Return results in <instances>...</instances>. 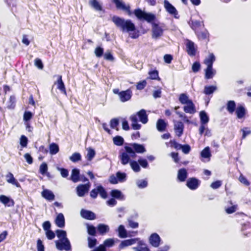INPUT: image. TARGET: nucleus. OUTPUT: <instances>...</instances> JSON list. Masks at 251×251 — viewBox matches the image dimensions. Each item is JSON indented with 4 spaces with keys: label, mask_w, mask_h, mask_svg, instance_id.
<instances>
[{
    "label": "nucleus",
    "mask_w": 251,
    "mask_h": 251,
    "mask_svg": "<svg viewBox=\"0 0 251 251\" xmlns=\"http://www.w3.org/2000/svg\"><path fill=\"white\" fill-rule=\"evenodd\" d=\"M215 61V57L213 53H210L208 57L205 59L204 63L207 67H212L214 62Z\"/></svg>",
    "instance_id": "obj_35"
},
{
    "label": "nucleus",
    "mask_w": 251,
    "mask_h": 251,
    "mask_svg": "<svg viewBox=\"0 0 251 251\" xmlns=\"http://www.w3.org/2000/svg\"><path fill=\"white\" fill-rule=\"evenodd\" d=\"M37 251H45V247L43 245L42 241L38 239L37 241Z\"/></svg>",
    "instance_id": "obj_59"
},
{
    "label": "nucleus",
    "mask_w": 251,
    "mask_h": 251,
    "mask_svg": "<svg viewBox=\"0 0 251 251\" xmlns=\"http://www.w3.org/2000/svg\"><path fill=\"white\" fill-rule=\"evenodd\" d=\"M16 98L14 96H10L8 101H7V108L9 109H13L16 106Z\"/></svg>",
    "instance_id": "obj_39"
},
{
    "label": "nucleus",
    "mask_w": 251,
    "mask_h": 251,
    "mask_svg": "<svg viewBox=\"0 0 251 251\" xmlns=\"http://www.w3.org/2000/svg\"><path fill=\"white\" fill-rule=\"evenodd\" d=\"M186 105L183 107V110L185 113L189 114H194L196 112L195 105L193 101L186 104Z\"/></svg>",
    "instance_id": "obj_23"
},
{
    "label": "nucleus",
    "mask_w": 251,
    "mask_h": 251,
    "mask_svg": "<svg viewBox=\"0 0 251 251\" xmlns=\"http://www.w3.org/2000/svg\"><path fill=\"white\" fill-rule=\"evenodd\" d=\"M226 109L228 112L232 114L236 109V103L234 100H229L226 104Z\"/></svg>",
    "instance_id": "obj_37"
},
{
    "label": "nucleus",
    "mask_w": 251,
    "mask_h": 251,
    "mask_svg": "<svg viewBox=\"0 0 251 251\" xmlns=\"http://www.w3.org/2000/svg\"><path fill=\"white\" fill-rule=\"evenodd\" d=\"M97 229L98 232L101 235H103L108 232L109 230V226L103 224H100L98 225Z\"/></svg>",
    "instance_id": "obj_28"
},
{
    "label": "nucleus",
    "mask_w": 251,
    "mask_h": 251,
    "mask_svg": "<svg viewBox=\"0 0 251 251\" xmlns=\"http://www.w3.org/2000/svg\"><path fill=\"white\" fill-rule=\"evenodd\" d=\"M87 232L89 235H96V228L93 225H88Z\"/></svg>",
    "instance_id": "obj_58"
},
{
    "label": "nucleus",
    "mask_w": 251,
    "mask_h": 251,
    "mask_svg": "<svg viewBox=\"0 0 251 251\" xmlns=\"http://www.w3.org/2000/svg\"><path fill=\"white\" fill-rule=\"evenodd\" d=\"M33 114L29 111H25L23 115V120L25 122H29L33 118Z\"/></svg>",
    "instance_id": "obj_48"
},
{
    "label": "nucleus",
    "mask_w": 251,
    "mask_h": 251,
    "mask_svg": "<svg viewBox=\"0 0 251 251\" xmlns=\"http://www.w3.org/2000/svg\"><path fill=\"white\" fill-rule=\"evenodd\" d=\"M90 5L97 11H101L102 7L100 3L97 0H90L89 1Z\"/></svg>",
    "instance_id": "obj_40"
},
{
    "label": "nucleus",
    "mask_w": 251,
    "mask_h": 251,
    "mask_svg": "<svg viewBox=\"0 0 251 251\" xmlns=\"http://www.w3.org/2000/svg\"><path fill=\"white\" fill-rule=\"evenodd\" d=\"M55 223L56 225L60 228L65 226V218L62 213H59L55 219Z\"/></svg>",
    "instance_id": "obj_24"
},
{
    "label": "nucleus",
    "mask_w": 251,
    "mask_h": 251,
    "mask_svg": "<svg viewBox=\"0 0 251 251\" xmlns=\"http://www.w3.org/2000/svg\"><path fill=\"white\" fill-rule=\"evenodd\" d=\"M87 151L88 152L86 158L87 160L91 161L95 156V151L93 149L91 148H88Z\"/></svg>",
    "instance_id": "obj_45"
},
{
    "label": "nucleus",
    "mask_w": 251,
    "mask_h": 251,
    "mask_svg": "<svg viewBox=\"0 0 251 251\" xmlns=\"http://www.w3.org/2000/svg\"><path fill=\"white\" fill-rule=\"evenodd\" d=\"M164 6L166 10L170 14L174 15L176 17L177 15V11L176 8L168 0H165L164 1Z\"/></svg>",
    "instance_id": "obj_15"
},
{
    "label": "nucleus",
    "mask_w": 251,
    "mask_h": 251,
    "mask_svg": "<svg viewBox=\"0 0 251 251\" xmlns=\"http://www.w3.org/2000/svg\"><path fill=\"white\" fill-rule=\"evenodd\" d=\"M186 51L189 56H194L196 55L197 47L193 42L188 39L186 43Z\"/></svg>",
    "instance_id": "obj_7"
},
{
    "label": "nucleus",
    "mask_w": 251,
    "mask_h": 251,
    "mask_svg": "<svg viewBox=\"0 0 251 251\" xmlns=\"http://www.w3.org/2000/svg\"><path fill=\"white\" fill-rule=\"evenodd\" d=\"M217 89V88L216 86L206 85L204 88L203 93L206 95H209L213 94Z\"/></svg>",
    "instance_id": "obj_34"
},
{
    "label": "nucleus",
    "mask_w": 251,
    "mask_h": 251,
    "mask_svg": "<svg viewBox=\"0 0 251 251\" xmlns=\"http://www.w3.org/2000/svg\"><path fill=\"white\" fill-rule=\"evenodd\" d=\"M70 159L73 162H76L81 160V156L78 152H75L70 157Z\"/></svg>",
    "instance_id": "obj_49"
},
{
    "label": "nucleus",
    "mask_w": 251,
    "mask_h": 251,
    "mask_svg": "<svg viewBox=\"0 0 251 251\" xmlns=\"http://www.w3.org/2000/svg\"><path fill=\"white\" fill-rule=\"evenodd\" d=\"M116 176L118 180V181L124 182L126 179V174L125 173H122L121 172H118L116 173Z\"/></svg>",
    "instance_id": "obj_52"
},
{
    "label": "nucleus",
    "mask_w": 251,
    "mask_h": 251,
    "mask_svg": "<svg viewBox=\"0 0 251 251\" xmlns=\"http://www.w3.org/2000/svg\"><path fill=\"white\" fill-rule=\"evenodd\" d=\"M98 194H99L100 197L103 199H105L107 197V192L104 188L101 185L92 189L90 192V196L92 199H95L97 198Z\"/></svg>",
    "instance_id": "obj_6"
},
{
    "label": "nucleus",
    "mask_w": 251,
    "mask_h": 251,
    "mask_svg": "<svg viewBox=\"0 0 251 251\" xmlns=\"http://www.w3.org/2000/svg\"><path fill=\"white\" fill-rule=\"evenodd\" d=\"M113 1L115 4L116 8L118 9H122L126 11L129 16H131L132 14L129 5H126L124 3L120 0H113ZM133 13L134 14L133 12Z\"/></svg>",
    "instance_id": "obj_9"
},
{
    "label": "nucleus",
    "mask_w": 251,
    "mask_h": 251,
    "mask_svg": "<svg viewBox=\"0 0 251 251\" xmlns=\"http://www.w3.org/2000/svg\"><path fill=\"white\" fill-rule=\"evenodd\" d=\"M42 196L49 201H52L55 199L54 194L48 189L44 190L42 193Z\"/></svg>",
    "instance_id": "obj_22"
},
{
    "label": "nucleus",
    "mask_w": 251,
    "mask_h": 251,
    "mask_svg": "<svg viewBox=\"0 0 251 251\" xmlns=\"http://www.w3.org/2000/svg\"><path fill=\"white\" fill-rule=\"evenodd\" d=\"M119 235H128L127 231L123 225H120L118 229Z\"/></svg>",
    "instance_id": "obj_62"
},
{
    "label": "nucleus",
    "mask_w": 251,
    "mask_h": 251,
    "mask_svg": "<svg viewBox=\"0 0 251 251\" xmlns=\"http://www.w3.org/2000/svg\"><path fill=\"white\" fill-rule=\"evenodd\" d=\"M135 238H130L122 241L118 246V249L119 251L124 250L129 246L136 244Z\"/></svg>",
    "instance_id": "obj_11"
},
{
    "label": "nucleus",
    "mask_w": 251,
    "mask_h": 251,
    "mask_svg": "<svg viewBox=\"0 0 251 251\" xmlns=\"http://www.w3.org/2000/svg\"><path fill=\"white\" fill-rule=\"evenodd\" d=\"M112 21L123 32L134 31L136 29L135 25L130 20H125L123 18L114 16L112 17Z\"/></svg>",
    "instance_id": "obj_3"
},
{
    "label": "nucleus",
    "mask_w": 251,
    "mask_h": 251,
    "mask_svg": "<svg viewBox=\"0 0 251 251\" xmlns=\"http://www.w3.org/2000/svg\"><path fill=\"white\" fill-rule=\"evenodd\" d=\"M167 123L162 119H159L156 123V127L159 131L162 132L165 130L167 127Z\"/></svg>",
    "instance_id": "obj_31"
},
{
    "label": "nucleus",
    "mask_w": 251,
    "mask_h": 251,
    "mask_svg": "<svg viewBox=\"0 0 251 251\" xmlns=\"http://www.w3.org/2000/svg\"><path fill=\"white\" fill-rule=\"evenodd\" d=\"M133 13L139 20L141 21H145L151 24L152 38L157 39L163 35L165 25L163 23L159 24L154 23L156 16L154 14L146 12L140 8L134 9Z\"/></svg>",
    "instance_id": "obj_1"
},
{
    "label": "nucleus",
    "mask_w": 251,
    "mask_h": 251,
    "mask_svg": "<svg viewBox=\"0 0 251 251\" xmlns=\"http://www.w3.org/2000/svg\"><path fill=\"white\" fill-rule=\"evenodd\" d=\"M60 238L58 240L55 241L56 248L60 250H65L69 251L71 249V246L69 240L67 236H58Z\"/></svg>",
    "instance_id": "obj_4"
},
{
    "label": "nucleus",
    "mask_w": 251,
    "mask_h": 251,
    "mask_svg": "<svg viewBox=\"0 0 251 251\" xmlns=\"http://www.w3.org/2000/svg\"><path fill=\"white\" fill-rule=\"evenodd\" d=\"M114 144L118 146H122L124 144V138L120 136H116L113 139Z\"/></svg>",
    "instance_id": "obj_44"
},
{
    "label": "nucleus",
    "mask_w": 251,
    "mask_h": 251,
    "mask_svg": "<svg viewBox=\"0 0 251 251\" xmlns=\"http://www.w3.org/2000/svg\"><path fill=\"white\" fill-rule=\"evenodd\" d=\"M201 69V64L198 61H195L193 63L192 66V70L194 73L198 72Z\"/></svg>",
    "instance_id": "obj_57"
},
{
    "label": "nucleus",
    "mask_w": 251,
    "mask_h": 251,
    "mask_svg": "<svg viewBox=\"0 0 251 251\" xmlns=\"http://www.w3.org/2000/svg\"><path fill=\"white\" fill-rule=\"evenodd\" d=\"M34 65L39 69H43L44 68V65L42 63V60L39 58H36L34 60Z\"/></svg>",
    "instance_id": "obj_60"
},
{
    "label": "nucleus",
    "mask_w": 251,
    "mask_h": 251,
    "mask_svg": "<svg viewBox=\"0 0 251 251\" xmlns=\"http://www.w3.org/2000/svg\"><path fill=\"white\" fill-rule=\"evenodd\" d=\"M50 152L51 154H55L59 151V147L56 143H52L49 147Z\"/></svg>",
    "instance_id": "obj_42"
},
{
    "label": "nucleus",
    "mask_w": 251,
    "mask_h": 251,
    "mask_svg": "<svg viewBox=\"0 0 251 251\" xmlns=\"http://www.w3.org/2000/svg\"><path fill=\"white\" fill-rule=\"evenodd\" d=\"M146 151L145 147L138 143H130L124 147V150H121L119 156L121 163L123 165L127 164L130 158L134 159L136 157V153H143Z\"/></svg>",
    "instance_id": "obj_2"
},
{
    "label": "nucleus",
    "mask_w": 251,
    "mask_h": 251,
    "mask_svg": "<svg viewBox=\"0 0 251 251\" xmlns=\"http://www.w3.org/2000/svg\"><path fill=\"white\" fill-rule=\"evenodd\" d=\"M82 217L88 220H94L96 218V214L91 211L82 209L80 212Z\"/></svg>",
    "instance_id": "obj_18"
},
{
    "label": "nucleus",
    "mask_w": 251,
    "mask_h": 251,
    "mask_svg": "<svg viewBox=\"0 0 251 251\" xmlns=\"http://www.w3.org/2000/svg\"><path fill=\"white\" fill-rule=\"evenodd\" d=\"M103 49L100 47H97L95 50V54L97 57H100L103 55Z\"/></svg>",
    "instance_id": "obj_56"
},
{
    "label": "nucleus",
    "mask_w": 251,
    "mask_h": 251,
    "mask_svg": "<svg viewBox=\"0 0 251 251\" xmlns=\"http://www.w3.org/2000/svg\"><path fill=\"white\" fill-rule=\"evenodd\" d=\"M48 169L47 164L45 162H43L40 166L39 172L42 175H45L47 173Z\"/></svg>",
    "instance_id": "obj_51"
},
{
    "label": "nucleus",
    "mask_w": 251,
    "mask_h": 251,
    "mask_svg": "<svg viewBox=\"0 0 251 251\" xmlns=\"http://www.w3.org/2000/svg\"><path fill=\"white\" fill-rule=\"evenodd\" d=\"M113 92L115 94L118 95L120 100L122 102H126L130 100L132 96V92L130 89L121 92L119 91V89H114Z\"/></svg>",
    "instance_id": "obj_5"
},
{
    "label": "nucleus",
    "mask_w": 251,
    "mask_h": 251,
    "mask_svg": "<svg viewBox=\"0 0 251 251\" xmlns=\"http://www.w3.org/2000/svg\"><path fill=\"white\" fill-rule=\"evenodd\" d=\"M138 187L140 188H144L148 185V182L146 180H140L137 182Z\"/></svg>",
    "instance_id": "obj_64"
},
{
    "label": "nucleus",
    "mask_w": 251,
    "mask_h": 251,
    "mask_svg": "<svg viewBox=\"0 0 251 251\" xmlns=\"http://www.w3.org/2000/svg\"><path fill=\"white\" fill-rule=\"evenodd\" d=\"M80 171L79 170L76 168L73 169L72 171L70 179L73 182H77L80 180Z\"/></svg>",
    "instance_id": "obj_26"
},
{
    "label": "nucleus",
    "mask_w": 251,
    "mask_h": 251,
    "mask_svg": "<svg viewBox=\"0 0 251 251\" xmlns=\"http://www.w3.org/2000/svg\"><path fill=\"white\" fill-rule=\"evenodd\" d=\"M215 74L213 71L212 67H207L205 70V78L208 79L213 78Z\"/></svg>",
    "instance_id": "obj_36"
},
{
    "label": "nucleus",
    "mask_w": 251,
    "mask_h": 251,
    "mask_svg": "<svg viewBox=\"0 0 251 251\" xmlns=\"http://www.w3.org/2000/svg\"><path fill=\"white\" fill-rule=\"evenodd\" d=\"M115 244V240L113 238H108L106 239L102 244H101L105 248L106 247L110 248L113 247Z\"/></svg>",
    "instance_id": "obj_46"
},
{
    "label": "nucleus",
    "mask_w": 251,
    "mask_h": 251,
    "mask_svg": "<svg viewBox=\"0 0 251 251\" xmlns=\"http://www.w3.org/2000/svg\"><path fill=\"white\" fill-rule=\"evenodd\" d=\"M130 120L132 122L131 126L133 129L138 130L141 128V125L138 124V119L137 115H132L130 117Z\"/></svg>",
    "instance_id": "obj_27"
},
{
    "label": "nucleus",
    "mask_w": 251,
    "mask_h": 251,
    "mask_svg": "<svg viewBox=\"0 0 251 251\" xmlns=\"http://www.w3.org/2000/svg\"><path fill=\"white\" fill-rule=\"evenodd\" d=\"M192 29L195 31V33L198 32L204 27L203 22L198 20H191L189 23Z\"/></svg>",
    "instance_id": "obj_13"
},
{
    "label": "nucleus",
    "mask_w": 251,
    "mask_h": 251,
    "mask_svg": "<svg viewBox=\"0 0 251 251\" xmlns=\"http://www.w3.org/2000/svg\"><path fill=\"white\" fill-rule=\"evenodd\" d=\"M149 77L148 78L153 80H160V78L159 76L158 71L156 70L151 71L149 72Z\"/></svg>",
    "instance_id": "obj_41"
},
{
    "label": "nucleus",
    "mask_w": 251,
    "mask_h": 251,
    "mask_svg": "<svg viewBox=\"0 0 251 251\" xmlns=\"http://www.w3.org/2000/svg\"><path fill=\"white\" fill-rule=\"evenodd\" d=\"M161 242L160 236H150L149 242L154 247H158Z\"/></svg>",
    "instance_id": "obj_30"
},
{
    "label": "nucleus",
    "mask_w": 251,
    "mask_h": 251,
    "mask_svg": "<svg viewBox=\"0 0 251 251\" xmlns=\"http://www.w3.org/2000/svg\"><path fill=\"white\" fill-rule=\"evenodd\" d=\"M111 196L114 199H117L119 200H124L125 199L124 195L122 194L121 191L117 189H114L111 191Z\"/></svg>",
    "instance_id": "obj_29"
},
{
    "label": "nucleus",
    "mask_w": 251,
    "mask_h": 251,
    "mask_svg": "<svg viewBox=\"0 0 251 251\" xmlns=\"http://www.w3.org/2000/svg\"><path fill=\"white\" fill-rule=\"evenodd\" d=\"M90 184L89 182L85 184H80L76 187L77 195L79 197H83L87 193L90 189Z\"/></svg>",
    "instance_id": "obj_12"
},
{
    "label": "nucleus",
    "mask_w": 251,
    "mask_h": 251,
    "mask_svg": "<svg viewBox=\"0 0 251 251\" xmlns=\"http://www.w3.org/2000/svg\"><path fill=\"white\" fill-rule=\"evenodd\" d=\"M195 34L199 40L209 41V33L204 27Z\"/></svg>",
    "instance_id": "obj_14"
},
{
    "label": "nucleus",
    "mask_w": 251,
    "mask_h": 251,
    "mask_svg": "<svg viewBox=\"0 0 251 251\" xmlns=\"http://www.w3.org/2000/svg\"><path fill=\"white\" fill-rule=\"evenodd\" d=\"M20 145L23 147H26L28 143V139L25 135H22L20 138Z\"/></svg>",
    "instance_id": "obj_61"
},
{
    "label": "nucleus",
    "mask_w": 251,
    "mask_h": 251,
    "mask_svg": "<svg viewBox=\"0 0 251 251\" xmlns=\"http://www.w3.org/2000/svg\"><path fill=\"white\" fill-rule=\"evenodd\" d=\"M5 177L7 182L15 185L17 187L20 186V183L15 179L13 175L11 172L8 173Z\"/></svg>",
    "instance_id": "obj_25"
},
{
    "label": "nucleus",
    "mask_w": 251,
    "mask_h": 251,
    "mask_svg": "<svg viewBox=\"0 0 251 251\" xmlns=\"http://www.w3.org/2000/svg\"><path fill=\"white\" fill-rule=\"evenodd\" d=\"M236 114L238 119L244 118L246 115V109L242 105L237 107L236 110Z\"/></svg>",
    "instance_id": "obj_32"
},
{
    "label": "nucleus",
    "mask_w": 251,
    "mask_h": 251,
    "mask_svg": "<svg viewBox=\"0 0 251 251\" xmlns=\"http://www.w3.org/2000/svg\"><path fill=\"white\" fill-rule=\"evenodd\" d=\"M135 240H136L137 246L132 248L134 251H150V249L143 240H141L139 238H135Z\"/></svg>",
    "instance_id": "obj_8"
},
{
    "label": "nucleus",
    "mask_w": 251,
    "mask_h": 251,
    "mask_svg": "<svg viewBox=\"0 0 251 251\" xmlns=\"http://www.w3.org/2000/svg\"><path fill=\"white\" fill-rule=\"evenodd\" d=\"M187 176L188 173L185 168H181L178 170L177 178L179 181H185L187 177Z\"/></svg>",
    "instance_id": "obj_20"
},
{
    "label": "nucleus",
    "mask_w": 251,
    "mask_h": 251,
    "mask_svg": "<svg viewBox=\"0 0 251 251\" xmlns=\"http://www.w3.org/2000/svg\"><path fill=\"white\" fill-rule=\"evenodd\" d=\"M54 84L57 85V88L65 95H67V91L65 84L62 80V75H59L58 76L57 81L54 83Z\"/></svg>",
    "instance_id": "obj_17"
},
{
    "label": "nucleus",
    "mask_w": 251,
    "mask_h": 251,
    "mask_svg": "<svg viewBox=\"0 0 251 251\" xmlns=\"http://www.w3.org/2000/svg\"><path fill=\"white\" fill-rule=\"evenodd\" d=\"M178 100L180 102L183 104H187L192 101L189 99L188 96L185 93L180 94Z\"/></svg>",
    "instance_id": "obj_38"
},
{
    "label": "nucleus",
    "mask_w": 251,
    "mask_h": 251,
    "mask_svg": "<svg viewBox=\"0 0 251 251\" xmlns=\"http://www.w3.org/2000/svg\"><path fill=\"white\" fill-rule=\"evenodd\" d=\"M200 117L201 124L206 125L208 123L209 119L205 111H201L200 112Z\"/></svg>",
    "instance_id": "obj_33"
},
{
    "label": "nucleus",
    "mask_w": 251,
    "mask_h": 251,
    "mask_svg": "<svg viewBox=\"0 0 251 251\" xmlns=\"http://www.w3.org/2000/svg\"><path fill=\"white\" fill-rule=\"evenodd\" d=\"M201 155L204 158H209L211 155L209 147H206L204 148V149L201 151Z\"/></svg>",
    "instance_id": "obj_43"
},
{
    "label": "nucleus",
    "mask_w": 251,
    "mask_h": 251,
    "mask_svg": "<svg viewBox=\"0 0 251 251\" xmlns=\"http://www.w3.org/2000/svg\"><path fill=\"white\" fill-rule=\"evenodd\" d=\"M201 184V181L196 177H190L186 182V186L191 190L197 189Z\"/></svg>",
    "instance_id": "obj_10"
},
{
    "label": "nucleus",
    "mask_w": 251,
    "mask_h": 251,
    "mask_svg": "<svg viewBox=\"0 0 251 251\" xmlns=\"http://www.w3.org/2000/svg\"><path fill=\"white\" fill-rule=\"evenodd\" d=\"M170 143L171 144V147L174 148L176 150H179L182 148V145L178 143L175 140H170Z\"/></svg>",
    "instance_id": "obj_55"
},
{
    "label": "nucleus",
    "mask_w": 251,
    "mask_h": 251,
    "mask_svg": "<svg viewBox=\"0 0 251 251\" xmlns=\"http://www.w3.org/2000/svg\"><path fill=\"white\" fill-rule=\"evenodd\" d=\"M137 115L138 116L140 121L143 124H145L148 122V115L145 109L140 110L137 113Z\"/></svg>",
    "instance_id": "obj_21"
},
{
    "label": "nucleus",
    "mask_w": 251,
    "mask_h": 251,
    "mask_svg": "<svg viewBox=\"0 0 251 251\" xmlns=\"http://www.w3.org/2000/svg\"><path fill=\"white\" fill-rule=\"evenodd\" d=\"M129 163H130V165L132 169L135 172H139L140 171L141 169L139 166V164L138 162L135 161H131L130 160Z\"/></svg>",
    "instance_id": "obj_47"
},
{
    "label": "nucleus",
    "mask_w": 251,
    "mask_h": 251,
    "mask_svg": "<svg viewBox=\"0 0 251 251\" xmlns=\"http://www.w3.org/2000/svg\"><path fill=\"white\" fill-rule=\"evenodd\" d=\"M88 247L90 248H94L97 243V240L96 239L94 238H92L90 236L88 237Z\"/></svg>",
    "instance_id": "obj_54"
},
{
    "label": "nucleus",
    "mask_w": 251,
    "mask_h": 251,
    "mask_svg": "<svg viewBox=\"0 0 251 251\" xmlns=\"http://www.w3.org/2000/svg\"><path fill=\"white\" fill-rule=\"evenodd\" d=\"M147 84V82L146 80L140 81L137 83L136 85V89L139 90H142L145 88Z\"/></svg>",
    "instance_id": "obj_53"
},
{
    "label": "nucleus",
    "mask_w": 251,
    "mask_h": 251,
    "mask_svg": "<svg viewBox=\"0 0 251 251\" xmlns=\"http://www.w3.org/2000/svg\"><path fill=\"white\" fill-rule=\"evenodd\" d=\"M103 58L105 60L110 61H113L114 57H113L111 51L107 50L104 54H103Z\"/></svg>",
    "instance_id": "obj_50"
},
{
    "label": "nucleus",
    "mask_w": 251,
    "mask_h": 251,
    "mask_svg": "<svg viewBox=\"0 0 251 251\" xmlns=\"http://www.w3.org/2000/svg\"><path fill=\"white\" fill-rule=\"evenodd\" d=\"M174 129L176 136L180 137L183 132L184 125L181 121H178L174 125Z\"/></svg>",
    "instance_id": "obj_19"
},
{
    "label": "nucleus",
    "mask_w": 251,
    "mask_h": 251,
    "mask_svg": "<svg viewBox=\"0 0 251 251\" xmlns=\"http://www.w3.org/2000/svg\"><path fill=\"white\" fill-rule=\"evenodd\" d=\"M0 201L5 206L8 207L13 206L15 204L14 200L4 195H0Z\"/></svg>",
    "instance_id": "obj_16"
},
{
    "label": "nucleus",
    "mask_w": 251,
    "mask_h": 251,
    "mask_svg": "<svg viewBox=\"0 0 251 251\" xmlns=\"http://www.w3.org/2000/svg\"><path fill=\"white\" fill-rule=\"evenodd\" d=\"M119 124V120L117 118H113L110 120V125L112 128H115Z\"/></svg>",
    "instance_id": "obj_63"
}]
</instances>
